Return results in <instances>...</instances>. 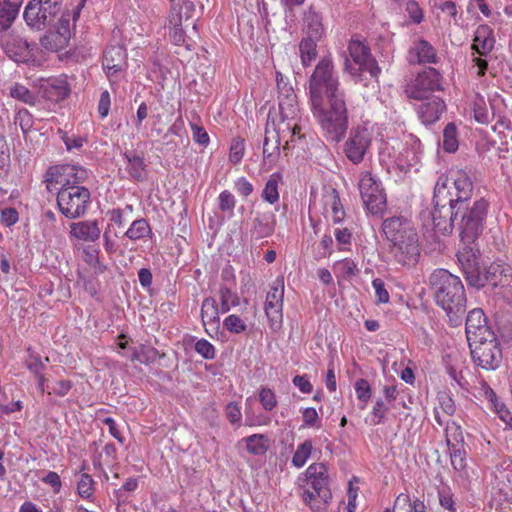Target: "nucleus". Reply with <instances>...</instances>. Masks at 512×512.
Returning a JSON list of instances; mask_svg holds the SVG:
<instances>
[{"instance_id":"f257e3e1","label":"nucleus","mask_w":512,"mask_h":512,"mask_svg":"<svg viewBox=\"0 0 512 512\" xmlns=\"http://www.w3.org/2000/svg\"><path fill=\"white\" fill-rule=\"evenodd\" d=\"M435 301L448 315L452 326L461 322L466 311V295L458 276L448 270L437 269L429 277Z\"/></svg>"},{"instance_id":"f03ea898","label":"nucleus","mask_w":512,"mask_h":512,"mask_svg":"<svg viewBox=\"0 0 512 512\" xmlns=\"http://www.w3.org/2000/svg\"><path fill=\"white\" fill-rule=\"evenodd\" d=\"M64 173L68 179H57L62 188L57 195V205L60 212L68 219L83 216L90 205V191L79 184L88 178V171L80 166H67Z\"/></svg>"},{"instance_id":"7ed1b4c3","label":"nucleus","mask_w":512,"mask_h":512,"mask_svg":"<svg viewBox=\"0 0 512 512\" xmlns=\"http://www.w3.org/2000/svg\"><path fill=\"white\" fill-rule=\"evenodd\" d=\"M382 231L391 243L390 253L401 265H414L420 256L419 236L413 225L404 217L384 220Z\"/></svg>"},{"instance_id":"20e7f679","label":"nucleus","mask_w":512,"mask_h":512,"mask_svg":"<svg viewBox=\"0 0 512 512\" xmlns=\"http://www.w3.org/2000/svg\"><path fill=\"white\" fill-rule=\"evenodd\" d=\"M311 111L328 141L339 142L348 129L345 98L310 103Z\"/></svg>"},{"instance_id":"39448f33","label":"nucleus","mask_w":512,"mask_h":512,"mask_svg":"<svg viewBox=\"0 0 512 512\" xmlns=\"http://www.w3.org/2000/svg\"><path fill=\"white\" fill-rule=\"evenodd\" d=\"M339 86V78L333 59L331 56H324L317 63L309 78L310 103L334 100L335 97L345 98Z\"/></svg>"},{"instance_id":"423d86ee","label":"nucleus","mask_w":512,"mask_h":512,"mask_svg":"<svg viewBox=\"0 0 512 512\" xmlns=\"http://www.w3.org/2000/svg\"><path fill=\"white\" fill-rule=\"evenodd\" d=\"M449 177L441 174L434 187L433 201L435 204L434 210L431 213L433 229L443 235L449 234L453 230L454 221L461 212L453 204L447 200L449 191L447 184Z\"/></svg>"},{"instance_id":"0eeeda50","label":"nucleus","mask_w":512,"mask_h":512,"mask_svg":"<svg viewBox=\"0 0 512 512\" xmlns=\"http://www.w3.org/2000/svg\"><path fill=\"white\" fill-rule=\"evenodd\" d=\"M23 17L28 26L42 30L56 24L59 18H70V14L64 12L62 0H30Z\"/></svg>"},{"instance_id":"6e6552de","label":"nucleus","mask_w":512,"mask_h":512,"mask_svg":"<svg viewBox=\"0 0 512 512\" xmlns=\"http://www.w3.org/2000/svg\"><path fill=\"white\" fill-rule=\"evenodd\" d=\"M488 206L484 198L476 200L471 207L465 204V208L459 213L460 236L463 243H473L482 233Z\"/></svg>"},{"instance_id":"1a4fd4ad","label":"nucleus","mask_w":512,"mask_h":512,"mask_svg":"<svg viewBox=\"0 0 512 512\" xmlns=\"http://www.w3.org/2000/svg\"><path fill=\"white\" fill-rule=\"evenodd\" d=\"M348 52L355 65L345 56L344 71L353 77L360 76L361 71L369 72L374 78L378 77L380 68L365 41L352 38L348 44Z\"/></svg>"},{"instance_id":"9d476101","label":"nucleus","mask_w":512,"mask_h":512,"mask_svg":"<svg viewBox=\"0 0 512 512\" xmlns=\"http://www.w3.org/2000/svg\"><path fill=\"white\" fill-rule=\"evenodd\" d=\"M443 78L440 72L432 67H428L419 72L405 88L408 98L414 100H427L435 91L443 90Z\"/></svg>"},{"instance_id":"9b49d317","label":"nucleus","mask_w":512,"mask_h":512,"mask_svg":"<svg viewBox=\"0 0 512 512\" xmlns=\"http://www.w3.org/2000/svg\"><path fill=\"white\" fill-rule=\"evenodd\" d=\"M471 355L475 363L486 370H495L502 360V352L494 332L491 337L484 336L475 342L469 343Z\"/></svg>"},{"instance_id":"f8f14e48","label":"nucleus","mask_w":512,"mask_h":512,"mask_svg":"<svg viewBox=\"0 0 512 512\" xmlns=\"http://www.w3.org/2000/svg\"><path fill=\"white\" fill-rule=\"evenodd\" d=\"M482 287L489 283L498 289L497 295L503 297L507 302H512V266L507 263L493 262L482 272Z\"/></svg>"},{"instance_id":"ddd939ff","label":"nucleus","mask_w":512,"mask_h":512,"mask_svg":"<svg viewBox=\"0 0 512 512\" xmlns=\"http://www.w3.org/2000/svg\"><path fill=\"white\" fill-rule=\"evenodd\" d=\"M362 201L372 214H380L386 209V196L379 179L368 171L362 172L359 181Z\"/></svg>"},{"instance_id":"4468645a","label":"nucleus","mask_w":512,"mask_h":512,"mask_svg":"<svg viewBox=\"0 0 512 512\" xmlns=\"http://www.w3.org/2000/svg\"><path fill=\"white\" fill-rule=\"evenodd\" d=\"M283 297L284 280L278 277L270 285L264 307L270 328L275 332L281 329L283 323Z\"/></svg>"},{"instance_id":"2eb2a0df","label":"nucleus","mask_w":512,"mask_h":512,"mask_svg":"<svg viewBox=\"0 0 512 512\" xmlns=\"http://www.w3.org/2000/svg\"><path fill=\"white\" fill-rule=\"evenodd\" d=\"M372 143V134L365 127H356L350 131L344 144V153L353 164H360Z\"/></svg>"},{"instance_id":"dca6fc26","label":"nucleus","mask_w":512,"mask_h":512,"mask_svg":"<svg viewBox=\"0 0 512 512\" xmlns=\"http://www.w3.org/2000/svg\"><path fill=\"white\" fill-rule=\"evenodd\" d=\"M457 253L458 264L463 271L467 283L477 289L482 288V271L480 268L479 251L468 243Z\"/></svg>"},{"instance_id":"f3484780","label":"nucleus","mask_w":512,"mask_h":512,"mask_svg":"<svg viewBox=\"0 0 512 512\" xmlns=\"http://www.w3.org/2000/svg\"><path fill=\"white\" fill-rule=\"evenodd\" d=\"M451 179L453 186H449V181L447 184V190L449 191L447 200L462 211L472 196L473 183L468 174L462 170L452 172Z\"/></svg>"},{"instance_id":"a211bd4d","label":"nucleus","mask_w":512,"mask_h":512,"mask_svg":"<svg viewBox=\"0 0 512 512\" xmlns=\"http://www.w3.org/2000/svg\"><path fill=\"white\" fill-rule=\"evenodd\" d=\"M276 85L279 91V109L283 120H294L298 114L296 95L288 79L276 72Z\"/></svg>"},{"instance_id":"6ab92c4d","label":"nucleus","mask_w":512,"mask_h":512,"mask_svg":"<svg viewBox=\"0 0 512 512\" xmlns=\"http://www.w3.org/2000/svg\"><path fill=\"white\" fill-rule=\"evenodd\" d=\"M307 487L314 490L323 503L331 499L327 468L323 463H313L305 471Z\"/></svg>"},{"instance_id":"aec40b11","label":"nucleus","mask_w":512,"mask_h":512,"mask_svg":"<svg viewBox=\"0 0 512 512\" xmlns=\"http://www.w3.org/2000/svg\"><path fill=\"white\" fill-rule=\"evenodd\" d=\"M50 26L53 27V30L41 38V45L51 51L66 48L71 38L70 18H59L56 24Z\"/></svg>"},{"instance_id":"412c9836","label":"nucleus","mask_w":512,"mask_h":512,"mask_svg":"<svg viewBox=\"0 0 512 512\" xmlns=\"http://www.w3.org/2000/svg\"><path fill=\"white\" fill-rule=\"evenodd\" d=\"M126 58V51L122 46L113 45L105 50L102 65L111 82L119 80L126 67Z\"/></svg>"},{"instance_id":"4be33fe9","label":"nucleus","mask_w":512,"mask_h":512,"mask_svg":"<svg viewBox=\"0 0 512 512\" xmlns=\"http://www.w3.org/2000/svg\"><path fill=\"white\" fill-rule=\"evenodd\" d=\"M39 91L42 96L50 101L59 102L67 98L70 94V85L67 76L50 77L41 79Z\"/></svg>"},{"instance_id":"5701e85b","label":"nucleus","mask_w":512,"mask_h":512,"mask_svg":"<svg viewBox=\"0 0 512 512\" xmlns=\"http://www.w3.org/2000/svg\"><path fill=\"white\" fill-rule=\"evenodd\" d=\"M465 330L468 343L483 339L484 336L491 337L493 332L486 325V318L481 309H473L468 313Z\"/></svg>"},{"instance_id":"b1692460","label":"nucleus","mask_w":512,"mask_h":512,"mask_svg":"<svg viewBox=\"0 0 512 512\" xmlns=\"http://www.w3.org/2000/svg\"><path fill=\"white\" fill-rule=\"evenodd\" d=\"M276 225L275 215L272 212H257L249 231L251 239H263L274 233Z\"/></svg>"},{"instance_id":"393cba45","label":"nucleus","mask_w":512,"mask_h":512,"mask_svg":"<svg viewBox=\"0 0 512 512\" xmlns=\"http://www.w3.org/2000/svg\"><path fill=\"white\" fill-rule=\"evenodd\" d=\"M101 229L97 220H86L70 224V236L83 242H95L99 239Z\"/></svg>"},{"instance_id":"a878e982","label":"nucleus","mask_w":512,"mask_h":512,"mask_svg":"<svg viewBox=\"0 0 512 512\" xmlns=\"http://www.w3.org/2000/svg\"><path fill=\"white\" fill-rule=\"evenodd\" d=\"M493 30L486 24L479 25L474 33L472 49L480 56H487L494 48Z\"/></svg>"},{"instance_id":"bb28decb","label":"nucleus","mask_w":512,"mask_h":512,"mask_svg":"<svg viewBox=\"0 0 512 512\" xmlns=\"http://www.w3.org/2000/svg\"><path fill=\"white\" fill-rule=\"evenodd\" d=\"M409 57L411 62L419 64H436L439 60L436 49L425 39H420L414 43L409 50Z\"/></svg>"},{"instance_id":"cd10ccee","label":"nucleus","mask_w":512,"mask_h":512,"mask_svg":"<svg viewBox=\"0 0 512 512\" xmlns=\"http://www.w3.org/2000/svg\"><path fill=\"white\" fill-rule=\"evenodd\" d=\"M7 56L15 62H26L29 58V45L20 37L8 36L3 40Z\"/></svg>"},{"instance_id":"c85d7f7f","label":"nucleus","mask_w":512,"mask_h":512,"mask_svg":"<svg viewBox=\"0 0 512 512\" xmlns=\"http://www.w3.org/2000/svg\"><path fill=\"white\" fill-rule=\"evenodd\" d=\"M445 110V103L442 99L435 97L417 107V114L423 124H433L439 120Z\"/></svg>"},{"instance_id":"c756f323","label":"nucleus","mask_w":512,"mask_h":512,"mask_svg":"<svg viewBox=\"0 0 512 512\" xmlns=\"http://www.w3.org/2000/svg\"><path fill=\"white\" fill-rule=\"evenodd\" d=\"M126 160V171L131 179L141 182L147 178V168L144 158L134 152L126 151L123 154Z\"/></svg>"},{"instance_id":"7c9ffc66","label":"nucleus","mask_w":512,"mask_h":512,"mask_svg":"<svg viewBox=\"0 0 512 512\" xmlns=\"http://www.w3.org/2000/svg\"><path fill=\"white\" fill-rule=\"evenodd\" d=\"M219 312L216 300L212 297H207L203 300L201 305V318L206 332H209V328L217 330L219 326Z\"/></svg>"},{"instance_id":"2f4dec72","label":"nucleus","mask_w":512,"mask_h":512,"mask_svg":"<svg viewBox=\"0 0 512 512\" xmlns=\"http://www.w3.org/2000/svg\"><path fill=\"white\" fill-rule=\"evenodd\" d=\"M279 145H280V134L273 128L271 132L269 130V123H267L265 129V138L263 142V158L270 165L275 164L279 156Z\"/></svg>"},{"instance_id":"473e14b6","label":"nucleus","mask_w":512,"mask_h":512,"mask_svg":"<svg viewBox=\"0 0 512 512\" xmlns=\"http://www.w3.org/2000/svg\"><path fill=\"white\" fill-rule=\"evenodd\" d=\"M21 2L0 0V30H7L18 16Z\"/></svg>"},{"instance_id":"72a5a7b5","label":"nucleus","mask_w":512,"mask_h":512,"mask_svg":"<svg viewBox=\"0 0 512 512\" xmlns=\"http://www.w3.org/2000/svg\"><path fill=\"white\" fill-rule=\"evenodd\" d=\"M326 213L330 214L334 223H340L345 217V211L338 192L333 189L324 197Z\"/></svg>"},{"instance_id":"f704fd0d","label":"nucleus","mask_w":512,"mask_h":512,"mask_svg":"<svg viewBox=\"0 0 512 512\" xmlns=\"http://www.w3.org/2000/svg\"><path fill=\"white\" fill-rule=\"evenodd\" d=\"M174 13L171 16L170 23L182 25L183 20H189L195 12V4L190 0H185L181 4L173 3Z\"/></svg>"},{"instance_id":"c9c22d12","label":"nucleus","mask_w":512,"mask_h":512,"mask_svg":"<svg viewBox=\"0 0 512 512\" xmlns=\"http://www.w3.org/2000/svg\"><path fill=\"white\" fill-rule=\"evenodd\" d=\"M282 180V175L278 172L271 174L265 183L262 191V198L269 204H275L279 200V183Z\"/></svg>"},{"instance_id":"e433bc0d","label":"nucleus","mask_w":512,"mask_h":512,"mask_svg":"<svg viewBox=\"0 0 512 512\" xmlns=\"http://www.w3.org/2000/svg\"><path fill=\"white\" fill-rule=\"evenodd\" d=\"M246 449L250 454L263 455L269 448L268 439L263 434H253L243 438Z\"/></svg>"},{"instance_id":"4c0bfd02","label":"nucleus","mask_w":512,"mask_h":512,"mask_svg":"<svg viewBox=\"0 0 512 512\" xmlns=\"http://www.w3.org/2000/svg\"><path fill=\"white\" fill-rule=\"evenodd\" d=\"M445 438L448 448L464 446L462 428L453 420L446 423Z\"/></svg>"},{"instance_id":"58836bf2","label":"nucleus","mask_w":512,"mask_h":512,"mask_svg":"<svg viewBox=\"0 0 512 512\" xmlns=\"http://www.w3.org/2000/svg\"><path fill=\"white\" fill-rule=\"evenodd\" d=\"M316 40L311 37L303 38L299 44V51L302 64L308 66L317 56Z\"/></svg>"},{"instance_id":"ea45409f","label":"nucleus","mask_w":512,"mask_h":512,"mask_svg":"<svg viewBox=\"0 0 512 512\" xmlns=\"http://www.w3.org/2000/svg\"><path fill=\"white\" fill-rule=\"evenodd\" d=\"M219 301L221 313L228 312L232 307L239 305V297L232 291V287L222 285L219 289Z\"/></svg>"},{"instance_id":"a19ab883","label":"nucleus","mask_w":512,"mask_h":512,"mask_svg":"<svg viewBox=\"0 0 512 512\" xmlns=\"http://www.w3.org/2000/svg\"><path fill=\"white\" fill-rule=\"evenodd\" d=\"M150 233V225L145 219L141 218L132 222V224L126 231L125 236H127L132 241H137L143 239Z\"/></svg>"},{"instance_id":"79ce46f5","label":"nucleus","mask_w":512,"mask_h":512,"mask_svg":"<svg viewBox=\"0 0 512 512\" xmlns=\"http://www.w3.org/2000/svg\"><path fill=\"white\" fill-rule=\"evenodd\" d=\"M10 96L18 101H21L29 106H35L37 103V96L31 92L26 86L15 83L10 89Z\"/></svg>"},{"instance_id":"37998d69","label":"nucleus","mask_w":512,"mask_h":512,"mask_svg":"<svg viewBox=\"0 0 512 512\" xmlns=\"http://www.w3.org/2000/svg\"><path fill=\"white\" fill-rule=\"evenodd\" d=\"M305 23L308 29V37L319 39L323 34V25L321 16L314 12L309 11L305 16Z\"/></svg>"},{"instance_id":"c03bdc74","label":"nucleus","mask_w":512,"mask_h":512,"mask_svg":"<svg viewBox=\"0 0 512 512\" xmlns=\"http://www.w3.org/2000/svg\"><path fill=\"white\" fill-rule=\"evenodd\" d=\"M312 448V441L305 440L302 444H300L297 447L292 457V464L297 468L303 467L311 455Z\"/></svg>"},{"instance_id":"a18cd8bd","label":"nucleus","mask_w":512,"mask_h":512,"mask_svg":"<svg viewBox=\"0 0 512 512\" xmlns=\"http://www.w3.org/2000/svg\"><path fill=\"white\" fill-rule=\"evenodd\" d=\"M458 148L457 131L453 123H448L443 131V149L453 153Z\"/></svg>"},{"instance_id":"49530a36","label":"nucleus","mask_w":512,"mask_h":512,"mask_svg":"<svg viewBox=\"0 0 512 512\" xmlns=\"http://www.w3.org/2000/svg\"><path fill=\"white\" fill-rule=\"evenodd\" d=\"M95 482L91 475L88 473H82L77 483V491L80 497L83 499H89L94 494Z\"/></svg>"},{"instance_id":"de8ad7c7","label":"nucleus","mask_w":512,"mask_h":512,"mask_svg":"<svg viewBox=\"0 0 512 512\" xmlns=\"http://www.w3.org/2000/svg\"><path fill=\"white\" fill-rule=\"evenodd\" d=\"M236 206L235 196L228 190L222 191L218 196V207L221 212L226 213L229 217L234 215Z\"/></svg>"},{"instance_id":"09e8293b","label":"nucleus","mask_w":512,"mask_h":512,"mask_svg":"<svg viewBox=\"0 0 512 512\" xmlns=\"http://www.w3.org/2000/svg\"><path fill=\"white\" fill-rule=\"evenodd\" d=\"M449 449V456L451 465L454 470L462 472L466 468V451L464 446L460 447H451Z\"/></svg>"},{"instance_id":"8fccbe9b","label":"nucleus","mask_w":512,"mask_h":512,"mask_svg":"<svg viewBox=\"0 0 512 512\" xmlns=\"http://www.w3.org/2000/svg\"><path fill=\"white\" fill-rule=\"evenodd\" d=\"M58 134L60 135L61 140L64 142L65 147L68 151L79 150L83 147L86 139L81 136L69 135L67 132L62 129L58 130Z\"/></svg>"},{"instance_id":"3c124183","label":"nucleus","mask_w":512,"mask_h":512,"mask_svg":"<svg viewBox=\"0 0 512 512\" xmlns=\"http://www.w3.org/2000/svg\"><path fill=\"white\" fill-rule=\"evenodd\" d=\"M224 327L231 333L240 334L247 329V325L238 315L231 314L223 321Z\"/></svg>"},{"instance_id":"603ef678","label":"nucleus","mask_w":512,"mask_h":512,"mask_svg":"<svg viewBox=\"0 0 512 512\" xmlns=\"http://www.w3.org/2000/svg\"><path fill=\"white\" fill-rule=\"evenodd\" d=\"M245 152L244 140L240 137L232 139L229 151V160L233 164L239 163Z\"/></svg>"},{"instance_id":"864d4df0","label":"nucleus","mask_w":512,"mask_h":512,"mask_svg":"<svg viewBox=\"0 0 512 512\" xmlns=\"http://www.w3.org/2000/svg\"><path fill=\"white\" fill-rule=\"evenodd\" d=\"M474 117L481 124H487L490 121V113L486 107L483 97L477 96L474 101Z\"/></svg>"},{"instance_id":"5fc2aeb1","label":"nucleus","mask_w":512,"mask_h":512,"mask_svg":"<svg viewBox=\"0 0 512 512\" xmlns=\"http://www.w3.org/2000/svg\"><path fill=\"white\" fill-rule=\"evenodd\" d=\"M15 125H18L23 133H27L33 126V116L27 109H20L14 117Z\"/></svg>"},{"instance_id":"6e6d98bb","label":"nucleus","mask_w":512,"mask_h":512,"mask_svg":"<svg viewBox=\"0 0 512 512\" xmlns=\"http://www.w3.org/2000/svg\"><path fill=\"white\" fill-rule=\"evenodd\" d=\"M303 427L317 428L321 427L320 417L313 407L304 408L302 410Z\"/></svg>"},{"instance_id":"4d7b16f0","label":"nucleus","mask_w":512,"mask_h":512,"mask_svg":"<svg viewBox=\"0 0 512 512\" xmlns=\"http://www.w3.org/2000/svg\"><path fill=\"white\" fill-rule=\"evenodd\" d=\"M302 501L313 510L320 509L321 504H324L314 490L305 487L300 492Z\"/></svg>"},{"instance_id":"13d9d810","label":"nucleus","mask_w":512,"mask_h":512,"mask_svg":"<svg viewBox=\"0 0 512 512\" xmlns=\"http://www.w3.org/2000/svg\"><path fill=\"white\" fill-rule=\"evenodd\" d=\"M355 391L357 398L366 405L371 398V386L366 379H359L355 383ZM365 406H362L363 409Z\"/></svg>"},{"instance_id":"bf43d9fd","label":"nucleus","mask_w":512,"mask_h":512,"mask_svg":"<svg viewBox=\"0 0 512 512\" xmlns=\"http://www.w3.org/2000/svg\"><path fill=\"white\" fill-rule=\"evenodd\" d=\"M259 401L266 411H271L277 406V399L274 392L266 387L260 390Z\"/></svg>"},{"instance_id":"052dcab7","label":"nucleus","mask_w":512,"mask_h":512,"mask_svg":"<svg viewBox=\"0 0 512 512\" xmlns=\"http://www.w3.org/2000/svg\"><path fill=\"white\" fill-rule=\"evenodd\" d=\"M438 406L435 408H439L447 417L452 416L456 411V406L454 400L447 394H441L438 397Z\"/></svg>"},{"instance_id":"680f3d73","label":"nucleus","mask_w":512,"mask_h":512,"mask_svg":"<svg viewBox=\"0 0 512 512\" xmlns=\"http://www.w3.org/2000/svg\"><path fill=\"white\" fill-rule=\"evenodd\" d=\"M195 351L205 359H213L215 357L214 346L206 339H200L195 344Z\"/></svg>"},{"instance_id":"e2e57ef3","label":"nucleus","mask_w":512,"mask_h":512,"mask_svg":"<svg viewBox=\"0 0 512 512\" xmlns=\"http://www.w3.org/2000/svg\"><path fill=\"white\" fill-rule=\"evenodd\" d=\"M406 12L408 13L409 18L414 24H419L423 20V11L420 8L418 2L415 0H410L406 4Z\"/></svg>"},{"instance_id":"0e129e2a","label":"nucleus","mask_w":512,"mask_h":512,"mask_svg":"<svg viewBox=\"0 0 512 512\" xmlns=\"http://www.w3.org/2000/svg\"><path fill=\"white\" fill-rule=\"evenodd\" d=\"M234 189L240 196L247 198L253 193L254 186L247 178L239 177L234 182Z\"/></svg>"},{"instance_id":"69168bd1","label":"nucleus","mask_w":512,"mask_h":512,"mask_svg":"<svg viewBox=\"0 0 512 512\" xmlns=\"http://www.w3.org/2000/svg\"><path fill=\"white\" fill-rule=\"evenodd\" d=\"M372 286L375 290V296L378 303H388L389 302V293L385 288V283L380 278H375L372 281Z\"/></svg>"},{"instance_id":"338daca9","label":"nucleus","mask_w":512,"mask_h":512,"mask_svg":"<svg viewBox=\"0 0 512 512\" xmlns=\"http://www.w3.org/2000/svg\"><path fill=\"white\" fill-rule=\"evenodd\" d=\"M336 269L345 278H350L356 274L357 265L351 259H344L336 264Z\"/></svg>"},{"instance_id":"774afa93","label":"nucleus","mask_w":512,"mask_h":512,"mask_svg":"<svg viewBox=\"0 0 512 512\" xmlns=\"http://www.w3.org/2000/svg\"><path fill=\"white\" fill-rule=\"evenodd\" d=\"M388 411L389 408L385 405L384 401L381 399L377 400L372 409V424H380Z\"/></svg>"}]
</instances>
